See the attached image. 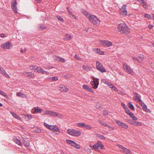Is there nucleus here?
Wrapping results in <instances>:
<instances>
[{
  "instance_id": "obj_1",
  "label": "nucleus",
  "mask_w": 154,
  "mask_h": 154,
  "mask_svg": "<svg viewBox=\"0 0 154 154\" xmlns=\"http://www.w3.org/2000/svg\"><path fill=\"white\" fill-rule=\"evenodd\" d=\"M118 29L119 32L121 33L128 34L130 32L129 28L125 23H121L118 26Z\"/></svg>"
},
{
  "instance_id": "obj_2",
  "label": "nucleus",
  "mask_w": 154,
  "mask_h": 154,
  "mask_svg": "<svg viewBox=\"0 0 154 154\" xmlns=\"http://www.w3.org/2000/svg\"><path fill=\"white\" fill-rule=\"evenodd\" d=\"M122 67L125 71L128 73L130 74L131 75H134V72L133 70L126 63H123Z\"/></svg>"
},
{
  "instance_id": "obj_3",
  "label": "nucleus",
  "mask_w": 154,
  "mask_h": 154,
  "mask_svg": "<svg viewBox=\"0 0 154 154\" xmlns=\"http://www.w3.org/2000/svg\"><path fill=\"white\" fill-rule=\"evenodd\" d=\"M66 132L71 136L76 137L79 136L81 134L80 131L73 129H68L67 130Z\"/></svg>"
},
{
  "instance_id": "obj_4",
  "label": "nucleus",
  "mask_w": 154,
  "mask_h": 154,
  "mask_svg": "<svg viewBox=\"0 0 154 154\" xmlns=\"http://www.w3.org/2000/svg\"><path fill=\"white\" fill-rule=\"evenodd\" d=\"M88 19L91 23L94 25H98L100 22V20L96 16L94 15L89 17Z\"/></svg>"
},
{
  "instance_id": "obj_5",
  "label": "nucleus",
  "mask_w": 154,
  "mask_h": 154,
  "mask_svg": "<svg viewBox=\"0 0 154 154\" xmlns=\"http://www.w3.org/2000/svg\"><path fill=\"white\" fill-rule=\"evenodd\" d=\"M117 146L120 149V151L122 152L125 154H132L131 152L129 149L119 144L117 145Z\"/></svg>"
},
{
  "instance_id": "obj_6",
  "label": "nucleus",
  "mask_w": 154,
  "mask_h": 154,
  "mask_svg": "<svg viewBox=\"0 0 154 154\" xmlns=\"http://www.w3.org/2000/svg\"><path fill=\"white\" fill-rule=\"evenodd\" d=\"M96 67L97 70L102 72H106V69L101 63L98 61H96Z\"/></svg>"
},
{
  "instance_id": "obj_7",
  "label": "nucleus",
  "mask_w": 154,
  "mask_h": 154,
  "mask_svg": "<svg viewBox=\"0 0 154 154\" xmlns=\"http://www.w3.org/2000/svg\"><path fill=\"white\" fill-rule=\"evenodd\" d=\"M13 46V45L11 42H7L6 43L2 44L1 45V47L3 49H9L12 48Z\"/></svg>"
},
{
  "instance_id": "obj_8",
  "label": "nucleus",
  "mask_w": 154,
  "mask_h": 154,
  "mask_svg": "<svg viewBox=\"0 0 154 154\" xmlns=\"http://www.w3.org/2000/svg\"><path fill=\"white\" fill-rule=\"evenodd\" d=\"M11 7L13 11L15 13H17V2L16 0H14L11 2Z\"/></svg>"
},
{
  "instance_id": "obj_9",
  "label": "nucleus",
  "mask_w": 154,
  "mask_h": 154,
  "mask_svg": "<svg viewBox=\"0 0 154 154\" xmlns=\"http://www.w3.org/2000/svg\"><path fill=\"white\" fill-rule=\"evenodd\" d=\"M126 5H123L121 8H120L119 14L120 15L123 16L127 15V12L126 9Z\"/></svg>"
},
{
  "instance_id": "obj_10",
  "label": "nucleus",
  "mask_w": 154,
  "mask_h": 154,
  "mask_svg": "<svg viewBox=\"0 0 154 154\" xmlns=\"http://www.w3.org/2000/svg\"><path fill=\"white\" fill-rule=\"evenodd\" d=\"M92 147L95 149H99V148L102 149L103 148L104 146L101 142L100 141L98 140L96 143L92 146Z\"/></svg>"
},
{
  "instance_id": "obj_11",
  "label": "nucleus",
  "mask_w": 154,
  "mask_h": 154,
  "mask_svg": "<svg viewBox=\"0 0 154 154\" xmlns=\"http://www.w3.org/2000/svg\"><path fill=\"white\" fill-rule=\"evenodd\" d=\"M116 122L118 125L121 128H123L124 129H127L128 127V126L119 120H116Z\"/></svg>"
},
{
  "instance_id": "obj_12",
  "label": "nucleus",
  "mask_w": 154,
  "mask_h": 154,
  "mask_svg": "<svg viewBox=\"0 0 154 154\" xmlns=\"http://www.w3.org/2000/svg\"><path fill=\"white\" fill-rule=\"evenodd\" d=\"M59 91L63 92H66L68 91V88L66 86L60 85L58 87Z\"/></svg>"
},
{
  "instance_id": "obj_13",
  "label": "nucleus",
  "mask_w": 154,
  "mask_h": 154,
  "mask_svg": "<svg viewBox=\"0 0 154 154\" xmlns=\"http://www.w3.org/2000/svg\"><path fill=\"white\" fill-rule=\"evenodd\" d=\"M101 43L102 45L106 47L110 46L112 45V42L108 41H101Z\"/></svg>"
},
{
  "instance_id": "obj_14",
  "label": "nucleus",
  "mask_w": 154,
  "mask_h": 154,
  "mask_svg": "<svg viewBox=\"0 0 154 154\" xmlns=\"http://www.w3.org/2000/svg\"><path fill=\"white\" fill-rule=\"evenodd\" d=\"M98 81V79H97L96 80H94L93 81H92L91 82L93 88L96 89L97 88L99 84Z\"/></svg>"
},
{
  "instance_id": "obj_15",
  "label": "nucleus",
  "mask_w": 154,
  "mask_h": 154,
  "mask_svg": "<svg viewBox=\"0 0 154 154\" xmlns=\"http://www.w3.org/2000/svg\"><path fill=\"white\" fill-rule=\"evenodd\" d=\"M0 73L4 75L6 77L10 78V76L6 73L5 70L1 66H0Z\"/></svg>"
},
{
  "instance_id": "obj_16",
  "label": "nucleus",
  "mask_w": 154,
  "mask_h": 154,
  "mask_svg": "<svg viewBox=\"0 0 154 154\" xmlns=\"http://www.w3.org/2000/svg\"><path fill=\"white\" fill-rule=\"evenodd\" d=\"M32 109L34 110V111L32 112V113L33 114L41 113L42 112L41 109L38 106L34 107Z\"/></svg>"
},
{
  "instance_id": "obj_17",
  "label": "nucleus",
  "mask_w": 154,
  "mask_h": 154,
  "mask_svg": "<svg viewBox=\"0 0 154 154\" xmlns=\"http://www.w3.org/2000/svg\"><path fill=\"white\" fill-rule=\"evenodd\" d=\"M50 130L57 132L59 131V133H60L59 129L56 125H51V126H50Z\"/></svg>"
},
{
  "instance_id": "obj_18",
  "label": "nucleus",
  "mask_w": 154,
  "mask_h": 154,
  "mask_svg": "<svg viewBox=\"0 0 154 154\" xmlns=\"http://www.w3.org/2000/svg\"><path fill=\"white\" fill-rule=\"evenodd\" d=\"M133 94L134 95V100H137V101L138 102L140 103L141 101V100L139 97L138 96V94L136 92H134L133 93Z\"/></svg>"
},
{
  "instance_id": "obj_19",
  "label": "nucleus",
  "mask_w": 154,
  "mask_h": 154,
  "mask_svg": "<svg viewBox=\"0 0 154 154\" xmlns=\"http://www.w3.org/2000/svg\"><path fill=\"white\" fill-rule=\"evenodd\" d=\"M58 80V78L57 76L48 77L47 80L50 82L57 81Z\"/></svg>"
},
{
  "instance_id": "obj_20",
  "label": "nucleus",
  "mask_w": 154,
  "mask_h": 154,
  "mask_svg": "<svg viewBox=\"0 0 154 154\" xmlns=\"http://www.w3.org/2000/svg\"><path fill=\"white\" fill-rule=\"evenodd\" d=\"M94 51L96 53L100 55H103L104 54V52L101 51L99 49L95 48L94 49Z\"/></svg>"
},
{
  "instance_id": "obj_21",
  "label": "nucleus",
  "mask_w": 154,
  "mask_h": 154,
  "mask_svg": "<svg viewBox=\"0 0 154 154\" xmlns=\"http://www.w3.org/2000/svg\"><path fill=\"white\" fill-rule=\"evenodd\" d=\"M99 123L102 125L108 127L109 128H110L111 130H113L114 129V128L113 127H110V126L108 125L106 123L104 122L103 121H99Z\"/></svg>"
},
{
  "instance_id": "obj_22",
  "label": "nucleus",
  "mask_w": 154,
  "mask_h": 154,
  "mask_svg": "<svg viewBox=\"0 0 154 154\" xmlns=\"http://www.w3.org/2000/svg\"><path fill=\"white\" fill-rule=\"evenodd\" d=\"M34 73L32 72H28L27 77L29 79L33 78H34Z\"/></svg>"
},
{
  "instance_id": "obj_23",
  "label": "nucleus",
  "mask_w": 154,
  "mask_h": 154,
  "mask_svg": "<svg viewBox=\"0 0 154 154\" xmlns=\"http://www.w3.org/2000/svg\"><path fill=\"white\" fill-rule=\"evenodd\" d=\"M82 13L88 19V17L91 15L87 11L83 10L82 11Z\"/></svg>"
},
{
  "instance_id": "obj_24",
  "label": "nucleus",
  "mask_w": 154,
  "mask_h": 154,
  "mask_svg": "<svg viewBox=\"0 0 154 154\" xmlns=\"http://www.w3.org/2000/svg\"><path fill=\"white\" fill-rule=\"evenodd\" d=\"M23 144L25 146L28 147L29 144V141L27 139L23 140Z\"/></svg>"
},
{
  "instance_id": "obj_25",
  "label": "nucleus",
  "mask_w": 154,
  "mask_h": 154,
  "mask_svg": "<svg viewBox=\"0 0 154 154\" xmlns=\"http://www.w3.org/2000/svg\"><path fill=\"white\" fill-rule=\"evenodd\" d=\"M10 113L14 118L20 120V117L17 115L16 114L13 112H11Z\"/></svg>"
},
{
  "instance_id": "obj_26",
  "label": "nucleus",
  "mask_w": 154,
  "mask_h": 154,
  "mask_svg": "<svg viewBox=\"0 0 154 154\" xmlns=\"http://www.w3.org/2000/svg\"><path fill=\"white\" fill-rule=\"evenodd\" d=\"M55 60L57 61H59L62 63H64L65 61L64 59H63L62 58L58 56H57L56 57Z\"/></svg>"
},
{
  "instance_id": "obj_27",
  "label": "nucleus",
  "mask_w": 154,
  "mask_h": 154,
  "mask_svg": "<svg viewBox=\"0 0 154 154\" xmlns=\"http://www.w3.org/2000/svg\"><path fill=\"white\" fill-rule=\"evenodd\" d=\"M82 68L84 70L87 71H90L91 69V68L90 67L85 65H83Z\"/></svg>"
},
{
  "instance_id": "obj_28",
  "label": "nucleus",
  "mask_w": 154,
  "mask_h": 154,
  "mask_svg": "<svg viewBox=\"0 0 154 154\" xmlns=\"http://www.w3.org/2000/svg\"><path fill=\"white\" fill-rule=\"evenodd\" d=\"M14 141L17 144L19 145H22V143L20 140L17 138L16 137L14 138Z\"/></svg>"
},
{
  "instance_id": "obj_29",
  "label": "nucleus",
  "mask_w": 154,
  "mask_h": 154,
  "mask_svg": "<svg viewBox=\"0 0 154 154\" xmlns=\"http://www.w3.org/2000/svg\"><path fill=\"white\" fill-rule=\"evenodd\" d=\"M16 95L18 97H24L26 96L25 94H23L20 92H18L16 93Z\"/></svg>"
},
{
  "instance_id": "obj_30",
  "label": "nucleus",
  "mask_w": 154,
  "mask_h": 154,
  "mask_svg": "<svg viewBox=\"0 0 154 154\" xmlns=\"http://www.w3.org/2000/svg\"><path fill=\"white\" fill-rule=\"evenodd\" d=\"M83 88L87 90L90 92L92 90L91 88H89L88 86L86 85H83Z\"/></svg>"
},
{
  "instance_id": "obj_31",
  "label": "nucleus",
  "mask_w": 154,
  "mask_h": 154,
  "mask_svg": "<svg viewBox=\"0 0 154 154\" xmlns=\"http://www.w3.org/2000/svg\"><path fill=\"white\" fill-rule=\"evenodd\" d=\"M72 38V36L70 35L67 34L66 35L65 37L64 38V39L65 40L68 41L70 39Z\"/></svg>"
},
{
  "instance_id": "obj_32",
  "label": "nucleus",
  "mask_w": 154,
  "mask_h": 154,
  "mask_svg": "<svg viewBox=\"0 0 154 154\" xmlns=\"http://www.w3.org/2000/svg\"><path fill=\"white\" fill-rule=\"evenodd\" d=\"M38 67V66H36L31 65L30 66L29 68L31 70L36 72V71L37 70L36 67Z\"/></svg>"
},
{
  "instance_id": "obj_33",
  "label": "nucleus",
  "mask_w": 154,
  "mask_h": 154,
  "mask_svg": "<svg viewBox=\"0 0 154 154\" xmlns=\"http://www.w3.org/2000/svg\"><path fill=\"white\" fill-rule=\"evenodd\" d=\"M54 117H57L58 118H62L63 117L62 115L55 112Z\"/></svg>"
},
{
  "instance_id": "obj_34",
  "label": "nucleus",
  "mask_w": 154,
  "mask_h": 154,
  "mask_svg": "<svg viewBox=\"0 0 154 154\" xmlns=\"http://www.w3.org/2000/svg\"><path fill=\"white\" fill-rule=\"evenodd\" d=\"M129 107L133 111L134 110V106L132 105V103L131 102H129L128 103V105Z\"/></svg>"
},
{
  "instance_id": "obj_35",
  "label": "nucleus",
  "mask_w": 154,
  "mask_h": 154,
  "mask_svg": "<svg viewBox=\"0 0 154 154\" xmlns=\"http://www.w3.org/2000/svg\"><path fill=\"white\" fill-rule=\"evenodd\" d=\"M143 109L146 112H150V110L149 109L147 108V106L146 105H144L142 107Z\"/></svg>"
},
{
  "instance_id": "obj_36",
  "label": "nucleus",
  "mask_w": 154,
  "mask_h": 154,
  "mask_svg": "<svg viewBox=\"0 0 154 154\" xmlns=\"http://www.w3.org/2000/svg\"><path fill=\"white\" fill-rule=\"evenodd\" d=\"M129 116H130L135 121L137 119V118L134 115L132 112L130 114Z\"/></svg>"
},
{
  "instance_id": "obj_37",
  "label": "nucleus",
  "mask_w": 154,
  "mask_h": 154,
  "mask_svg": "<svg viewBox=\"0 0 154 154\" xmlns=\"http://www.w3.org/2000/svg\"><path fill=\"white\" fill-rule=\"evenodd\" d=\"M141 4L142 5L143 8L146 9L148 8V7L146 3L144 1L142 2H141Z\"/></svg>"
},
{
  "instance_id": "obj_38",
  "label": "nucleus",
  "mask_w": 154,
  "mask_h": 154,
  "mask_svg": "<svg viewBox=\"0 0 154 154\" xmlns=\"http://www.w3.org/2000/svg\"><path fill=\"white\" fill-rule=\"evenodd\" d=\"M35 131L37 133H40L41 132V130L39 128L37 127H35L34 128Z\"/></svg>"
},
{
  "instance_id": "obj_39",
  "label": "nucleus",
  "mask_w": 154,
  "mask_h": 154,
  "mask_svg": "<svg viewBox=\"0 0 154 154\" xmlns=\"http://www.w3.org/2000/svg\"><path fill=\"white\" fill-rule=\"evenodd\" d=\"M85 124L84 123H79L77 124V125L79 127L84 128L85 127Z\"/></svg>"
},
{
  "instance_id": "obj_40",
  "label": "nucleus",
  "mask_w": 154,
  "mask_h": 154,
  "mask_svg": "<svg viewBox=\"0 0 154 154\" xmlns=\"http://www.w3.org/2000/svg\"><path fill=\"white\" fill-rule=\"evenodd\" d=\"M133 124V125L136 126H140L142 125V124L140 122L138 121L136 122L135 121H134V123Z\"/></svg>"
},
{
  "instance_id": "obj_41",
  "label": "nucleus",
  "mask_w": 154,
  "mask_h": 154,
  "mask_svg": "<svg viewBox=\"0 0 154 154\" xmlns=\"http://www.w3.org/2000/svg\"><path fill=\"white\" fill-rule=\"evenodd\" d=\"M0 94L4 97L6 98H8V96L6 94V93L2 91H1L0 92Z\"/></svg>"
},
{
  "instance_id": "obj_42",
  "label": "nucleus",
  "mask_w": 154,
  "mask_h": 154,
  "mask_svg": "<svg viewBox=\"0 0 154 154\" xmlns=\"http://www.w3.org/2000/svg\"><path fill=\"white\" fill-rule=\"evenodd\" d=\"M38 26L40 29H44L46 28V26L42 25L41 24L39 25Z\"/></svg>"
},
{
  "instance_id": "obj_43",
  "label": "nucleus",
  "mask_w": 154,
  "mask_h": 154,
  "mask_svg": "<svg viewBox=\"0 0 154 154\" xmlns=\"http://www.w3.org/2000/svg\"><path fill=\"white\" fill-rule=\"evenodd\" d=\"M66 142L67 143H68V144H70L71 145L72 144L75 143V142H74L72 140H66Z\"/></svg>"
},
{
  "instance_id": "obj_44",
  "label": "nucleus",
  "mask_w": 154,
  "mask_h": 154,
  "mask_svg": "<svg viewBox=\"0 0 154 154\" xmlns=\"http://www.w3.org/2000/svg\"><path fill=\"white\" fill-rule=\"evenodd\" d=\"M97 136L101 139L104 140L106 139L105 137L103 135H100V134H97Z\"/></svg>"
},
{
  "instance_id": "obj_45",
  "label": "nucleus",
  "mask_w": 154,
  "mask_h": 154,
  "mask_svg": "<svg viewBox=\"0 0 154 154\" xmlns=\"http://www.w3.org/2000/svg\"><path fill=\"white\" fill-rule=\"evenodd\" d=\"M132 59L135 62H140V60L136 57H133Z\"/></svg>"
},
{
  "instance_id": "obj_46",
  "label": "nucleus",
  "mask_w": 154,
  "mask_h": 154,
  "mask_svg": "<svg viewBox=\"0 0 154 154\" xmlns=\"http://www.w3.org/2000/svg\"><path fill=\"white\" fill-rule=\"evenodd\" d=\"M87 129H90L91 128V126L89 125L85 124V127Z\"/></svg>"
},
{
  "instance_id": "obj_47",
  "label": "nucleus",
  "mask_w": 154,
  "mask_h": 154,
  "mask_svg": "<svg viewBox=\"0 0 154 154\" xmlns=\"http://www.w3.org/2000/svg\"><path fill=\"white\" fill-rule=\"evenodd\" d=\"M144 17L145 18H148V19H149L151 17V16L149 14H145L144 15Z\"/></svg>"
},
{
  "instance_id": "obj_48",
  "label": "nucleus",
  "mask_w": 154,
  "mask_h": 154,
  "mask_svg": "<svg viewBox=\"0 0 154 154\" xmlns=\"http://www.w3.org/2000/svg\"><path fill=\"white\" fill-rule=\"evenodd\" d=\"M125 111L126 112L129 116L130 115V114H131V113H132L128 108H127L126 109H125Z\"/></svg>"
},
{
  "instance_id": "obj_49",
  "label": "nucleus",
  "mask_w": 154,
  "mask_h": 154,
  "mask_svg": "<svg viewBox=\"0 0 154 154\" xmlns=\"http://www.w3.org/2000/svg\"><path fill=\"white\" fill-rule=\"evenodd\" d=\"M57 17L59 20L61 21H63V19L60 16H57Z\"/></svg>"
},
{
  "instance_id": "obj_50",
  "label": "nucleus",
  "mask_w": 154,
  "mask_h": 154,
  "mask_svg": "<svg viewBox=\"0 0 154 154\" xmlns=\"http://www.w3.org/2000/svg\"><path fill=\"white\" fill-rule=\"evenodd\" d=\"M44 125L47 128L50 129V126H51V125H49L48 124H47L46 123H44Z\"/></svg>"
},
{
  "instance_id": "obj_51",
  "label": "nucleus",
  "mask_w": 154,
  "mask_h": 154,
  "mask_svg": "<svg viewBox=\"0 0 154 154\" xmlns=\"http://www.w3.org/2000/svg\"><path fill=\"white\" fill-rule=\"evenodd\" d=\"M51 110H46L45 111L44 114L47 115H50Z\"/></svg>"
},
{
  "instance_id": "obj_52",
  "label": "nucleus",
  "mask_w": 154,
  "mask_h": 154,
  "mask_svg": "<svg viewBox=\"0 0 154 154\" xmlns=\"http://www.w3.org/2000/svg\"><path fill=\"white\" fill-rule=\"evenodd\" d=\"M103 115L104 116H106L108 114V112L106 110H104L103 111Z\"/></svg>"
},
{
  "instance_id": "obj_53",
  "label": "nucleus",
  "mask_w": 154,
  "mask_h": 154,
  "mask_svg": "<svg viewBox=\"0 0 154 154\" xmlns=\"http://www.w3.org/2000/svg\"><path fill=\"white\" fill-rule=\"evenodd\" d=\"M139 57L142 60H143L144 59V57L142 54H140L139 56Z\"/></svg>"
},
{
  "instance_id": "obj_54",
  "label": "nucleus",
  "mask_w": 154,
  "mask_h": 154,
  "mask_svg": "<svg viewBox=\"0 0 154 154\" xmlns=\"http://www.w3.org/2000/svg\"><path fill=\"white\" fill-rule=\"evenodd\" d=\"M75 147L77 149H79L80 148L79 145L76 143H75Z\"/></svg>"
},
{
  "instance_id": "obj_55",
  "label": "nucleus",
  "mask_w": 154,
  "mask_h": 154,
  "mask_svg": "<svg viewBox=\"0 0 154 154\" xmlns=\"http://www.w3.org/2000/svg\"><path fill=\"white\" fill-rule=\"evenodd\" d=\"M36 68L37 69L36 72L38 73H40V71H41L42 68L38 66V67H36Z\"/></svg>"
},
{
  "instance_id": "obj_56",
  "label": "nucleus",
  "mask_w": 154,
  "mask_h": 154,
  "mask_svg": "<svg viewBox=\"0 0 154 154\" xmlns=\"http://www.w3.org/2000/svg\"><path fill=\"white\" fill-rule=\"evenodd\" d=\"M121 105L125 109H126L127 108H127V106L123 103H121Z\"/></svg>"
},
{
  "instance_id": "obj_57",
  "label": "nucleus",
  "mask_w": 154,
  "mask_h": 154,
  "mask_svg": "<svg viewBox=\"0 0 154 154\" xmlns=\"http://www.w3.org/2000/svg\"><path fill=\"white\" fill-rule=\"evenodd\" d=\"M54 112H54L52 111H51V112H50V114L49 116H54Z\"/></svg>"
},
{
  "instance_id": "obj_58",
  "label": "nucleus",
  "mask_w": 154,
  "mask_h": 154,
  "mask_svg": "<svg viewBox=\"0 0 154 154\" xmlns=\"http://www.w3.org/2000/svg\"><path fill=\"white\" fill-rule=\"evenodd\" d=\"M75 57L77 60H79L80 59V57L77 54L75 55Z\"/></svg>"
},
{
  "instance_id": "obj_59",
  "label": "nucleus",
  "mask_w": 154,
  "mask_h": 154,
  "mask_svg": "<svg viewBox=\"0 0 154 154\" xmlns=\"http://www.w3.org/2000/svg\"><path fill=\"white\" fill-rule=\"evenodd\" d=\"M26 48H24L23 49H22L20 51V52L22 53H24L26 52Z\"/></svg>"
},
{
  "instance_id": "obj_60",
  "label": "nucleus",
  "mask_w": 154,
  "mask_h": 154,
  "mask_svg": "<svg viewBox=\"0 0 154 154\" xmlns=\"http://www.w3.org/2000/svg\"><path fill=\"white\" fill-rule=\"evenodd\" d=\"M26 116H27L29 119H30L32 118V116L30 115H26Z\"/></svg>"
},
{
  "instance_id": "obj_61",
  "label": "nucleus",
  "mask_w": 154,
  "mask_h": 154,
  "mask_svg": "<svg viewBox=\"0 0 154 154\" xmlns=\"http://www.w3.org/2000/svg\"><path fill=\"white\" fill-rule=\"evenodd\" d=\"M53 68V67L52 66H49L48 67H46V66L45 67V68L46 69H52Z\"/></svg>"
},
{
  "instance_id": "obj_62",
  "label": "nucleus",
  "mask_w": 154,
  "mask_h": 154,
  "mask_svg": "<svg viewBox=\"0 0 154 154\" xmlns=\"http://www.w3.org/2000/svg\"><path fill=\"white\" fill-rule=\"evenodd\" d=\"M64 77L67 79H69L70 78V76L69 75H64Z\"/></svg>"
},
{
  "instance_id": "obj_63",
  "label": "nucleus",
  "mask_w": 154,
  "mask_h": 154,
  "mask_svg": "<svg viewBox=\"0 0 154 154\" xmlns=\"http://www.w3.org/2000/svg\"><path fill=\"white\" fill-rule=\"evenodd\" d=\"M107 84L109 86L110 88H113V87L114 86L113 84H110L108 82Z\"/></svg>"
},
{
  "instance_id": "obj_64",
  "label": "nucleus",
  "mask_w": 154,
  "mask_h": 154,
  "mask_svg": "<svg viewBox=\"0 0 154 154\" xmlns=\"http://www.w3.org/2000/svg\"><path fill=\"white\" fill-rule=\"evenodd\" d=\"M45 71L42 68H41V71H40V73H41L42 74L45 73Z\"/></svg>"
}]
</instances>
